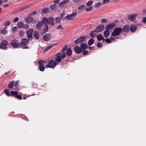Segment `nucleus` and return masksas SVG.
<instances>
[{"instance_id": "nucleus-53", "label": "nucleus", "mask_w": 146, "mask_h": 146, "mask_svg": "<svg viewBox=\"0 0 146 146\" xmlns=\"http://www.w3.org/2000/svg\"><path fill=\"white\" fill-rule=\"evenodd\" d=\"M19 20V18L18 17H15L13 20V22L16 23Z\"/></svg>"}, {"instance_id": "nucleus-19", "label": "nucleus", "mask_w": 146, "mask_h": 146, "mask_svg": "<svg viewBox=\"0 0 146 146\" xmlns=\"http://www.w3.org/2000/svg\"><path fill=\"white\" fill-rule=\"evenodd\" d=\"M19 48H22L23 49H29V47L27 46V45L25 43H24L23 42H19Z\"/></svg>"}, {"instance_id": "nucleus-10", "label": "nucleus", "mask_w": 146, "mask_h": 146, "mask_svg": "<svg viewBox=\"0 0 146 146\" xmlns=\"http://www.w3.org/2000/svg\"><path fill=\"white\" fill-rule=\"evenodd\" d=\"M33 30L31 29H29L27 31L26 33L27 35V37L29 39H31L33 38Z\"/></svg>"}, {"instance_id": "nucleus-44", "label": "nucleus", "mask_w": 146, "mask_h": 146, "mask_svg": "<svg viewBox=\"0 0 146 146\" xmlns=\"http://www.w3.org/2000/svg\"><path fill=\"white\" fill-rule=\"evenodd\" d=\"M102 2H98L95 4V7H99L102 6Z\"/></svg>"}, {"instance_id": "nucleus-12", "label": "nucleus", "mask_w": 146, "mask_h": 146, "mask_svg": "<svg viewBox=\"0 0 146 146\" xmlns=\"http://www.w3.org/2000/svg\"><path fill=\"white\" fill-rule=\"evenodd\" d=\"M31 16V15H30L29 14L28 17L25 18V22L27 23L32 22L33 21L34 18Z\"/></svg>"}, {"instance_id": "nucleus-31", "label": "nucleus", "mask_w": 146, "mask_h": 146, "mask_svg": "<svg viewBox=\"0 0 146 146\" xmlns=\"http://www.w3.org/2000/svg\"><path fill=\"white\" fill-rule=\"evenodd\" d=\"M24 26L23 23L21 21H19L17 24V27L19 28H21L23 27Z\"/></svg>"}, {"instance_id": "nucleus-13", "label": "nucleus", "mask_w": 146, "mask_h": 146, "mask_svg": "<svg viewBox=\"0 0 146 146\" xmlns=\"http://www.w3.org/2000/svg\"><path fill=\"white\" fill-rule=\"evenodd\" d=\"M54 18L50 17L48 18V23L50 25L52 26H53L54 25Z\"/></svg>"}, {"instance_id": "nucleus-6", "label": "nucleus", "mask_w": 146, "mask_h": 146, "mask_svg": "<svg viewBox=\"0 0 146 146\" xmlns=\"http://www.w3.org/2000/svg\"><path fill=\"white\" fill-rule=\"evenodd\" d=\"M86 39V38L83 36H80L76 40H75L74 43L75 44H80L82 42Z\"/></svg>"}, {"instance_id": "nucleus-40", "label": "nucleus", "mask_w": 146, "mask_h": 146, "mask_svg": "<svg viewBox=\"0 0 146 146\" xmlns=\"http://www.w3.org/2000/svg\"><path fill=\"white\" fill-rule=\"evenodd\" d=\"M93 9V7L92 6H91L89 8H86L85 9V11L87 12H89L90 11H91Z\"/></svg>"}, {"instance_id": "nucleus-51", "label": "nucleus", "mask_w": 146, "mask_h": 146, "mask_svg": "<svg viewBox=\"0 0 146 146\" xmlns=\"http://www.w3.org/2000/svg\"><path fill=\"white\" fill-rule=\"evenodd\" d=\"M10 24V22L9 21H7L5 22L4 25L5 26H8Z\"/></svg>"}, {"instance_id": "nucleus-24", "label": "nucleus", "mask_w": 146, "mask_h": 146, "mask_svg": "<svg viewBox=\"0 0 146 146\" xmlns=\"http://www.w3.org/2000/svg\"><path fill=\"white\" fill-rule=\"evenodd\" d=\"M122 31L123 32H128L129 31V27L127 25H125L122 29Z\"/></svg>"}, {"instance_id": "nucleus-38", "label": "nucleus", "mask_w": 146, "mask_h": 146, "mask_svg": "<svg viewBox=\"0 0 146 146\" xmlns=\"http://www.w3.org/2000/svg\"><path fill=\"white\" fill-rule=\"evenodd\" d=\"M4 93L5 94L8 96H10V94L9 92V90L8 89H5L4 90Z\"/></svg>"}, {"instance_id": "nucleus-50", "label": "nucleus", "mask_w": 146, "mask_h": 146, "mask_svg": "<svg viewBox=\"0 0 146 146\" xmlns=\"http://www.w3.org/2000/svg\"><path fill=\"white\" fill-rule=\"evenodd\" d=\"M115 26V24L114 23H110V29H112Z\"/></svg>"}, {"instance_id": "nucleus-18", "label": "nucleus", "mask_w": 146, "mask_h": 146, "mask_svg": "<svg viewBox=\"0 0 146 146\" xmlns=\"http://www.w3.org/2000/svg\"><path fill=\"white\" fill-rule=\"evenodd\" d=\"M49 30L48 26L47 24H45L44 28L43 29L41 33L42 35H43L48 31Z\"/></svg>"}, {"instance_id": "nucleus-29", "label": "nucleus", "mask_w": 146, "mask_h": 146, "mask_svg": "<svg viewBox=\"0 0 146 146\" xmlns=\"http://www.w3.org/2000/svg\"><path fill=\"white\" fill-rule=\"evenodd\" d=\"M7 27H5L1 31V33L3 34L4 35H6L8 33L7 31Z\"/></svg>"}, {"instance_id": "nucleus-20", "label": "nucleus", "mask_w": 146, "mask_h": 146, "mask_svg": "<svg viewBox=\"0 0 146 146\" xmlns=\"http://www.w3.org/2000/svg\"><path fill=\"white\" fill-rule=\"evenodd\" d=\"M96 38L98 41H100L101 40H102L103 42L105 41V39L103 37V35L101 34H98L96 36Z\"/></svg>"}, {"instance_id": "nucleus-61", "label": "nucleus", "mask_w": 146, "mask_h": 146, "mask_svg": "<svg viewBox=\"0 0 146 146\" xmlns=\"http://www.w3.org/2000/svg\"><path fill=\"white\" fill-rule=\"evenodd\" d=\"M109 0H104L103 1V3L104 4L106 3H107L109 2Z\"/></svg>"}, {"instance_id": "nucleus-47", "label": "nucleus", "mask_w": 146, "mask_h": 146, "mask_svg": "<svg viewBox=\"0 0 146 146\" xmlns=\"http://www.w3.org/2000/svg\"><path fill=\"white\" fill-rule=\"evenodd\" d=\"M102 44L100 42H98L97 44V46L98 48H100L102 47Z\"/></svg>"}, {"instance_id": "nucleus-17", "label": "nucleus", "mask_w": 146, "mask_h": 146, "mask_svg": "<svg viewBox=\"0 0 146 146\" xmlns=\"http://www.w3.org/2000/svg\"><path fill=\"white\" fill-rule=\"evenodd\" d=\"M69 1V0H63L62 1L60 2L58 5L59 7H62L64 6Z\"/></svg>"}, {"instance_id": "nucleus-37", "label": "nucleus", "mask_w": 146, "mask_h": 146, "mask_svg": "<svg viewBox=\"0 0 146 146\" xmlns=\"http://www.w3.org/2000/svg\"><path fill=\"white\" fill-rule=\"evenodd\" d=\"M48 18H47L46 17H44L42 20V22L43 23V24H45V23H48Z\"/></svg>"}, {"instance_id": "nucleus-23", "label": "nucleus", "mask_w": 146, "mask_h": 146, "mask_svg": "<svg viewBox=\"0 0 146 146\" xmlns=\"http://www.w3.org/2000/svg\"><path fill=\"white\" fill-rule=\"evenodd\" d=\"M80 46L82 50H85L88 48V46L86 43L81 44Z\"/></svg>"}, {"instance_id": "nucleus-58", "label": "nucleus", "mask_w": 146, "mask_h": 146, "mask_svg": "<svg viewBox=\"0 0 146 146\" xmlns=\"http://www.w3.org/2000/svg\"><path fill=\"white\" fill-rule=\"evenodd\" d=\"M142 21L144 23H146V17H145L142 19Z\"/></svg>"}, {"instance_id": "nucleus-11", "label": "nucleus", "mask_w": 146, "mask_h": 146, "mask_svg": "<svg viewBox=\"0 0 146 146\" xmlns=\"http://www.w3.org/2000/svg\"><path fill=\"white\" fill-rule=\"evenodd\" d=\"M51 38V34L47 33L44 35L43 36V39L45 41L47 42Z\"/></svg>"}, {"instance_id": "nucleus-21", "label": "nucleus", "mask_w": 146, "mask_h": 146, "mask_svg": "<svg viewBox=\"0 0 146 146\" xmlns=\"http://www.w3.org/2000/svg\"><path fill=\"white\" fill-rule=\"evenodd\" d=\"M44 24L41 21H38L36 25V28L37 29H40L43 26Z\"/></svg>"}, {"instance_id": "nucleus-26", "label": "nucleus", "mask_w": 146, "mask_h": 146, "mask_svg": "<svg viewBox=\"0 0 146 146\" xmlns=\"http://www.w3.org/2000/svg\"><path fill=\"white\" fill-rule=\"evenodd\" d=\"M50 9L48 8H43L41 11V12L42 13H47L49 12Z\"/></svg>"}, {"instance_id": "nucleus-25", "label": "nucleus", "mask_w": 146, "mask_h": 146, "mask_svg": "<svg viewBox=\"0 0 146 146\" xmlns=\"http://www.w3.org/2000/svg\"><path fill=\"white\" fill-rule=\"evenodd\" d=\"M130 29L131 32H134L137 29V27L133 25H132L130 27Z\"/></svg>"}, {"instance_id": "nucleus-56", "label": "nucleus", "mask_w": 146, "mask_h": 146, "mask_svg": "<svg viewBox=\"0 0 146 146\" xmlns=\"http://www.w3.org/2000/svg\"><path fill=\"white\" fill-rule=\"evenodd\" d=\"M37 13V11H34L33 12L31 13L30 14V15H34L36 14Z\"/></svg>"}, {"instance_id": "nucleus-52", "label": "nucleus", "mask_w": 146, "mask_h": 146, "mask_svg": "<svg viewBox=\"0 0 146 146\" xmlns=\"http://www.w3.org/2000/svg\"><path fill=\"white\" fill-rule=\"evenodd\" d=\"M19 81L17 80L15 82V83H14L15 86L16 87H18L19 86Z\"/></svg>"}, {"instance_id": "nucleus-34", "label": "nucleus", "mask_w": 146, "mask_h": 146, "mask_svg": "<svg viewBox=\"0 0 146 146\" xmlns=\"http://www.w3.org/2000/svg\"><path fill=\"white\" fill-rule=\"evenodd\" d=\"M15 81L13 80L11 81L8 84V87L10 88H12L14 84Z\"/></svg>"}, {"instance_id": "nucleus-35", "label": "nucleus", "mask_w": 146, "mask_h": 146, "mask_svg": "<svg viewBox=\"0 0 146 146\" xmlns=\"http://www.w3.org/2000/svg\"><path fill=\"white\" fill-rule=\"evenodd\" d=\"M94 42V39L93 38L90 39L88 41V44L89 46L92 45Z\"/></svg>"}, {"instance_id": "nucleus-46", "label": "nucleus", "mask_w": 146, "mask_h": 146, "mask_svg": "<svg viewBox=\"0 0 146 146\" xmlns=\"http://www.w3.org/2000/svg\"><path fill=\"white\" fill-rule=\"evenodd\" d=\"M101 21L102 24L106 23L107 22V20L106 19L104 18L102 19Z\"/></svg>"}, {"instance_id": "nucleus-55", "label": "nucleus", "mask_w": 146, "mask_h": 146, "mask_svg": "<svg viewBox=\"0 0 146 146\" xmlns=\"http://www.w3.org/2000/svg\"><path fill=\"white\" fill-rule=\"evenodd\" d=\"M24 34L25 32L24 31H20L19 34L20 36H23L24 35Z\"/></svg>"}, {"instance_id": "nucleus-3", "label": "nucleus", "mask_w": 146, "mask_h": 146, "mask_svg": "<svg viewBox=\"0 0 146 146\" xmlns=\"http://www.w3.org/2000/svg\"><path fill=\"white\" fill-rule=\"evenodd\" d=\"M19 41L16 39L12 40L10 42V44L13 48H19Z\"/></svg>"}, {"instance_id": "nucleus-63", "label": "nucleus", "mask_w": 146, "mask_h": 146, "mask_svg": "<svg viewBox=\"0 0 146 146\" xmlns=\"http://www.w3.org/2000/svg\"><path fill=\"white\" fill-rule=\"evenodd\" d=\"M105 41L107 43H110V38H108L106 39Z\"/></svg>"}, {"instance_id": "nucleus-5", "label": "nucleus", "mask_w": 146, "mask_h": 146, "mask_svg": "<svg viewBox=\"0 0 146 146\" xmlns=\"http://www.w3.org/2000/svg\"><path fill=\"white\" fill-rule=\"evenodd\" d=\"M46 63V62L44 60H39L38 62V63L39 64L38 68L39 70L41 72H43L44 71L45 68L44 64Z\"/></svg>"}, {"instance_id": "nucleus-54", "label": "nucleus", "mask_w": 146, "mask_h": 146, "mask_svg": "<svg viewBox=\"0 0 146 146\" xmlns=\"http://www.w3.org/2000/svg\"><path fill=\"white\" fill-rule=\"evenodd\" d=\"M88 53V51L87 50H84L82 52V53L84 55H86Z\"/></svg>"}, {"instance_id": "nucleus-33", "label": "nucleus", "mask_w": 146, "mask_h": 146, "mask_svg": "<svg viewBox=\"0 0 146 146\" xmlns=\"http://www.w3.org/2000/svg\"><path fill=\"white\" fill-rule=\"evenodd\" d=\"M10 93L12 96L15 97L17 94H18V92L16 91H11Z\"/></svg>"}, {"instance_id": "nucleus-49", "label": "nucleus", "mask_w": 146, "mask_h": 146, "mask_svg": "<svg viewBox=\"0 0 146 146\" xmlns=\"http://www.w3.org/2000/svg\"><path fill=\"white\" fill-rule=\"evenodd\" d=\"M15 98H17L18 100L22 99V98L21 97V96L19 95H18V94H17V95H16Z\"/></svg>"}, {"instance_id": "nucleus-48", "label": "nucleus", "mask_w": 146, "mask_h": 146, "mask_svg": "<svg viewBox=\"0 0 146 146\" xmlns=\"http://www.w3.org/2000/svg\"><path fill=\"white\" fill-rule=\"evenodd\" d=\"M85 7V5H82L79 6L78 8V10H82Z\"/></svg>"}, {"instance_id": "nucleus-43", "label": "nucleus", "mask_w": 146, "mask_h": 146, "mask_svg": "<svg viewBox=\"0 0 146 146\" xmlns=\"http://www.w3.org/2000/svg\"><path fill=\"white\" fill-rule=\"evenodd\" d=\"M29 27V25L28 24H24V26H23V28L24 29H28Z\"/></svg>"}, {"instance_id": "nucleus-32", "label": "nucleus", "mask_w": 146, "mask_h": 146, "mask_svg": "<svg viewBox=\"0 0 146 146\" xmlns=\"http://www.w3.org/2000/svg\"><path fill=\"white\" fill-rule=\"evenodd\" d=\"M21 41L25 43L27 45L29 43V40L28 38H25L22 39L21 40Z\"/></svg>"}, {"instance_id": "nucleus-62", "label": "nucleus", "mask_w": 146, "mask_h": 146, "mask_svg": "<svg viewBox=\"0 0 146 146\" xmlns=\"http://www.w3.org/2000/svg\"><path fill=\"white\" fill-rule=\"evenodd\" d=\"M62 28V29H63V28L62 27L61 25H59L58 26V27L57 28V29H61Z\"/></svg>"}, {"instance_id": "nucleus-15", "label": "nucleus", "mask_w": 146, "mask_h": 146, "mask_svg": "<svg viewBox=\"0 0 146 146\" xmlns=\"http://www.w3.org/2000/svg\"><path fill=\"white\" fill-rule=\"evenodd\" d=\"M29 7V5H27L24 6H22L17 9L15 11V13H19L21 12L26 9L28 8Z\"/></svg>"}, {"instance_id": "nucleus-57", "label": "nucleus", "mask_w": 146, "mask_h": 146, "mask_svg": "<svg viewBox=\"0 0 146 146\" xmlns=\"http://www.w3.org/2000/svg\"><path fill=\"white\" fill-rule=\"evenodd\" d=\"M17 28L16 27H13L12 29V30L13 31H17Z\"/></svg>"}, {"instance_id": "nucleus-36", "label": "nucleus", "mask_w": 146, "mask_h": 146, "mask_svg": "<svg viewBox=\"0 0 146 146\" xmlns=\"http://www.w3.org/2000/svg\"><path fill=\"white\" fill-rule=\"evenodd\" d=\"M118 38V37H116V36L110 37V43L113 41H115L116 39Z\"/></svg>"}, {"instance_id": "nucleus-16", "label": "nucleus", "mask_w": 146, "mask_h": 146, "mask_svg": "<svg viewBox=\"0 0 146 146\" xmlns=\"http://www.w3.org/2000/svg\"><path fill=\"white\" fill-rule=\"evenodd\" d=\"M74 50L75 52L77 54H80L82 52V49L80 46H75L74 48Z\"/></svg>"}, {"instance_id": "nucleus-9", "label": "nucleus", "mask_w": 146, "mask_h": 146, "mask_svg": "<svg viewBox=\"0 0 146 146\" xmlns=\"http://www.w3.org/2000/svg\"><path fill=\"white\" fill-rule=\"evenodd\" d=\"M106 29L105 31L104 32V35L106 38L108 37L110 35V24L108 25L106 27Z\"/></svg>"}, {"instance_id": "nucleus-8", "label": "nucleus", "mask_w": 146, "mask_h": 146, "mask_svg": "<svg viewBox=\"0 0 146 146\" xmlns=\"http://www.w3.org/2000/svg\"><path fill=\"white\" fill-rule=\"evenodd\" d=\"M104 26L103 24H100L98 25L95 29V31L99 33L102 32L104 29Z\"/></svg>"}, {"instance_id": "nucleus-7", "label": "nucleus", "mask_w": 146, "mask_h": 146, "mask_svg": "<svg viewBox=\"0 0 146 146\" xmlns=\"http://www.w3.org/2000/svg\"><path fill=\"white\" fill-rule=\"evenodd\" d=\"M77 14L76 13H72L71 14H68L65 16L64 17V18L69 20H72L74 17H76Z\"/></svg>"}, {"instance_id": "nucleus-1", "label": "nucleus", "mask_w": 146, "mask_h": 146, "mask_svg": "<svg viewBox=\"0 0 146 146\" xmlns=\"http://www.w3.org/2000/svg\"><path fill=\"white\" fill-rule=\"evenodd\" d=\"M66 54L65 53H58L55 55V60L51 59L48 61V64L45 66L46 68H54L61 62L62 59L66 56Z\"/></svg>"}, {"instance_id": "nucleus-64", "label": "nucleus", "mask_w": 146, "mask_h": 146, "mask_svg": "<svg viewBox=\"0 0 146 146\" xmlns=\"http://www.w3.org/2000/svg\"><path fill=\"white\" fill-rule=\"evenodd\" d=\"M80 0H72V1L74 2L77 3L79 2Z\"/></svg>"}, {"instance_id": "nucleus-60", "label": "nucleus", "mask_w": 146, "mask_h": 146, "mask_svg": "<svg viewBox=\"0 0 146 146\" xmlns=\"http://www.w3.org/2000/svg\"><path fill=\"white\" fill-rule=\"evenodd\" d=\"M60 1L59 0H54V1H53V3H54V4H57V3H58Z\"/></svg>"}, {"instance_id": "nucleus-59", "label": "nucleus", "mask_w": 146, "mask_h": 146, "mask_svg": "<svg viewBox=\"0 0 146 146\" xmlns=\"http://www.w3.org/2000/svg\"><path fill=\"white\" fill-rule=\"evenodd\" d=\"M64 15V12H63L62 13H61L60 15V17H59L61 19L62 17Z\"/></svg>"}, {"instance_id": "nucleus-45", "label": "nucleus", "mask_w": 146, "mask_h": 146, "mask_svg": "<svg viewBox=\"0 0 146 146\" xmlns=\"http://www.w3.org/2000/svg\"><path fill=\"white\" fill-rule=\"evenodd\" d=\"M61 19L60 18V17H57L56 18L55 21L57 23H60V21Z\"/></svg>"}, {"instance_id": "nucleus-27", "label": "nucleus", "mask_w": 146, "mask_h": 146, "mask_svg": "<svg viewBox=\"0 0 146 146\" xmlns=\"http://www.w3.org/2000/svg\"><path fill=\"white\" fill-rule=\"evenodd\" d=\"M58 44V43H56L55 44H52L50 45H49L48 46H47L46 49H45V51H47L49 50L51 48H52L55 45Z\"/></svg>"}, {"instance_id": "nucleus-30", "label": "nucleus", "mask_w": 146, "mask_h": 146, "mask_svg": "<svg viewBox=\"0 0 146 146\" xmlns=\"http://www.w3.org/2000/svg\"><path fill=\"white\" fill-rule=\"evenodd\" d=\"M96 33H97V32L96 31H95V29H94V31H92L90 32V35L92 37H94L96 35Z\"/></svg>"}, {"instance_id": "nucleus-14", "label": "nucleus", "mask_w": 146, "mask_h": 146, "mask_svg": "<svg viewBox=\"0 0 146 146\" xmlns=\"http://www.w3.org/2000/svg\"><path fill=\"white\" fill-rule=\"evenodd\" d=\"M136 15L134 14L133 15H127V18L131 21H133L136 19Z\"/></svg>"}, {"instance_id": "nucleus-2", "label": "nucleus", "mask_w": 146, "mask_h": 146, "mask_svg": "<svg viewBox=\"0 0 146 146\" xmlns=\"http://www.w3.org/2000/svg\"><path fill=\"white\" fill-rule=\"evenodd\" d=\"M9 42L6 40H2L0 42V49L4 50H7L8 48V46L9 44Z\"/></svg>"}, {"instance_id": "nucleus-42", "label": "nucleus", "mask_w": 146, "mask_h": 146, "mask_svg": "<svg viewBox=\"0 0 146 146\" xmlns=\"http://www.w3.org/2000/svg\"><path fill=\"white\" fill-rule=\"evenodd\" d=\"M56 5L55 4H53L51 5L50 7V8L52 10H54L56 9Z\"/></svg>"}, {"instance_id": "nucleus-39", "label": "nucleus", "mask_w": 146, "mask_h": 146, "mask_svg": "<svg viewBox=\"0 0 146 146\" xmlns=\"http://www.w3.org/2000/svg\"><path fill=\"white\" fill-rule=\"evenodd\" d=\"M67 45H66L64 46H63L62 48V52H59V53H65L66 54V53L65 52H64V51H65L67 48Z\"/></svg>"}, {"instance_id": "nucleus-28", "label": "nucleus", "mask_w": 146, "mask_h": 146, "mask_svg": "<svg viewBox=\"0 0 146 146\" xmlns=\"http://www.w3.org/2000/svg\"><path fill=\"white\" fill-rule=\"evenodd\" d=\"M66 54L68 56H70L72 54V51L70 48H68L66 50Z\"/></svg>"}, {"instance_id": "nucleus-22", "label": "nucleus", "mask_w": 146, "mask_h": 146, "mask_svg": "<svg viewBox=\"0 0 146 146\" xmlns=\"http://www.w3.org/2000/svg\"><path fill=\"white\" fill-rule=\"evenodd\" d=\"M33 36L37 40L39 39L40 37L38 33V31H36L34 32Z\"/></svg>"}, {"instance_id": "nucleus-4", "label": "nucleus", "mask_w": 146, "mask_h": 146, "mask_svg": "<svg viewBox=\"0 0 146 146\" xmlns=\"http://www.w3.org/2000/svg\"><path fill=\"white\" fill-rule=\"evenodd\" d=\"M122 31V29L121 28H115L111 33V36L113 37L119 36Z\"/></svg>"}, {"instance_id": "nucleus-41", "label": "nucleus", "mask_w": 146, "mask_h": 146, "mask_svg": "<svg viewBox=\"0 0 146 146\" xmlns=\"http://www.w3.org/2000/svg\"><path fill=\"white\" fill-rule=\"evenodd\" d=\"M93 3V1L92 0L89 1H88L86 4V6H91Z\"/></svg>"}]
</instances>
